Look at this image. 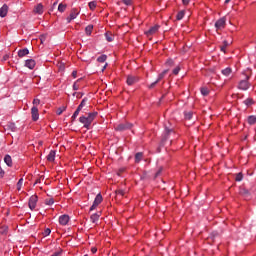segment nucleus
<instances>
[{
	"label": "nucleus",
	"mask_w": 256,
	"mask_h": 256,
	"mask_svg": "<svg viewBox=\"0 0 256 256\" xmlns=\"http://www.w3.org/2000/svg\"><path fill=\"white\" fill-rule=\"evenodd\" d=\"M240 193H241L242 195H244V196L250 195L249 191L246 190V189H242Z\"/></svg>",
	"instance_id": "a19ab883"
},
{
	"label": "nucleus",
	"mask_w": 256,
	"mask_h": 256,
	"mask_svg": "<svg viewBox=\"0 0 256 256\" xmlns=\"http://www.w3.org/2000/svg\"><path fill=\"white\" fill-rule=\"evenodd\" d=\"M53 203H55V200L53 198H50L49 200L45 201L46 205H53Z\"/></svg>",
	"instance_id": "ea45409f"
},
{
	"label": "nucleus",
	"mask_w": 256,
	"mask_h": 256,
	"mask_svg": "<svg viewBox=\"0 0 256 256\" xmlns=\"http://www.w3.org/2000/svg\"><path fill=\"white\" fill-rule=\"evenodd\" d=\"M81 109H83L80 105L77 107L76 111H78L79 113H81Z\"/></svg>",
	"instance_id": "680f3d73"
},
{
	"label": "nucleus",
	"mask_w": 256,
	"mask_h": 256,
	"mask_svg": "<svg viewBox=\"0 0 256 256\" xmlns=\"http://www.w3.org/2000/svg\"><path fill=\"white\" fill-rule=\"evenodd\" d=\"M157 152H158V153H161V146H158Z\"/></svg>",
	"instance_id": "338daca9"
},
{
	"label": "nucleus",
	"mask_w": 256,
	"mask_h": 256,
	"mask_svg": "<svg viewBox=\"0 0 256 256\" xmlns=\"http://www.w3.org/2000/svg\"><path fill=\"white\" fill-rule=\"evenodd\" d=\"M46 39H47V34H42V35L40 36V41H41V43H43Z\"/></svg>",
	"instance_id": "c03bdc74"
},
{
	"label": "nucleus",
	"mask_w": 256,
	"mask_h": 256,
	"mask_svg": "<svg viewBox=\"0 0 256 256\" xmlns=\"http://www.w3.org/2000/svg\"><path fill=\"white\" fill-rule=\"evenodd\" d=\"M139 81V77L133 76V75H128L126 83L127 85H135Z\"/></svg>",
	"instance_id": "6e6552de"
},
{
	"label": "nucleus",
	"mask_w": 256,
	"mask_h": 256,
	"mask_svg": "<svg viewBox=\"0 0 256 256\" xmlns=\"http://www.w3.org/2000/svg\"><path fill=\"white\" fill-rule=\"evenodd\" d=\"M99 115L98 112H90L88 116H80L79 121L80 123L84 124V129H91V124L95 121V117Z\"/></svg>",
	"instance_id": "f257e3e1"
},
{
	"label": "nucleus",
	"mask_w": 256,
	"mask_h": 256,
	"mask_svg": "<svg viewBox=\"0 0 256 256\" xmlns=\"http://www.w3.org/2000/svg\"><path fill=\"white\" fill-rule=\"evenodd\" d=\"M159 81H161V74H158L157 80L149 85V89H153L155 87V85H157V83H159Z\"/></svg>",
	"instance_id": "a878e982"
},
{
	"label": "nucleus",
	"mask_w": 256,
	"mask_h": 256,
	"mask_svg": "<svg viewBox=\"0 0 256 256\" xmlns=\"http://www.w3.org/2000/svg\"><path fill=\"white\" fill-rule=\"evenodd\" d=\"M182 2H183V5L187 6V5H189L190 0H183Z\"/></svg>",
	"instance_id": "4d7b16f0"
},
{
	"label": "nucleus",
	"mask_w": 256,
	"mask_h": 256,
	"mask_svg": "<svg viewBox=\"0 0 256 256\" xmlns=\"http://www.w3.org/2000/svg\"><path fill=\"white\" fill-rule=\"evenodd\" d=\"M91 253H93V254L97 253V248L96 247H92Z\"/></svg>",
	"instance_id": "13d9d810"
},
{
	"label": "nucleus",
	"mask_w": 256,
	"mask_h": 256,
	"mask_svg": "<svg viewBox=\"0 0 256 256\" xmlns=\"http://www.w3.org/2000/svg\"><path fill=\"white\" fill-rule=\"evenodd\" d=\"M59 223L60 225H67L69 223V215L64 214L59 217Z\"/></svg>",
	"instance_id": "9b49d317"
},
{
	"label": "nucleus",
	"mask_w": 256,
	"mask_h": 256,
	"mask_svg": "<svg viewBox=\"0 0 256 256\" xmlns=\"http://www.w3.org/2000/svg\"><path fill=\"white\" fill-rule=\"evenodd\" d=\"M105 38L108 43H111L113 41V34H110L109 32L105 33Z\"/></svg>",
	"instance_id": "cd10ccee"
},
{
	"label": "nucleus",
	"mask_w": 256,
	"mask_h": 256,
	"mask_svg": "<svg viewBox=\"0 0 256 256\" xmlns=\"http://www.w3.org/2000/svg\"><path fill=\"white\" fill-rule=\"evenodd\" d=\"M43 235H44V237H47V236L51 235V230H50L49 228H46V229L44 230Z\"/></svg>",
	"instance_id": "58836bf2"
},
{
	"label": "nucleus",
	"mask_w": 256,
	"mask_h": 256,
	"mask_svg": "<svg viewBox=\"0 0 256 256\" xmlns=\"http://www.w3.org/2000/svg\"><path fill=\"white\" fill-rule=\"evenodd\" d=\"M9 59V54H5L2 58V61H7Z\"/></svg>",
	"instance_id": "864d4df0"
},
{
	"label": "nucleus",
	"mask_w": 256,
	"mask_h": 256,
	"mask_svg": "<svg viewBox=\"0 0 256 256\" xmlns=\"http://www.w3.org/2000/svg\"><path fill=\"white\" fill-rule=\"evenodd\" d=\"M192 117H193V113H192V112H187V113H185V118H186L187 120H191Z\"/></svg>",
	"instance_id": "e433bc0d"
},
{
	"label": "nucleus",
	"mask_w": 256,
	"mask_h": 256,
	"mask_svg": "<svg viewBox=\"0 0 256 256\" xmlns=\"http://www.w3.org/2000/svg\"><path fill=\"white\" fill-rule=\"evenodd\" d=\"M34 13H37L38 15H43V4L39 3L34 8Z\"/></svg>",
	"instance_id": "f3484780"
},
{
	"label": "nucleus",
	"mask_w": 256,
	"mask_h": 256,
	"mask_svg": "<svg viewBox=\"0 0 256 256\" xmlns=\"http://www.w3.org/2000/svg\"><path fill=\"white\" fill-rule=\"evenodd\" d=\"M242 179H243V175H242L241 173H238V174L236 175L235 180H236L237 182H240V181H242Z\"/></svg>",
	"instance_id": "4c0bfd02"
},
{
	"label": "nucleus",
	"mask_w": 256,
	"mask_h": 256,
	"mask_svg": "<svg viewBox=\"0 0 256 256\" xmlns=\"http://www.w3.org/2000/svg\"><path fill=\"white\" fill-rule=\"evenodd\" d=\"M40 104H41V100H39V99L33 100V105H40Z\"/></svg>",
	"instance_id": "09e8293b"
},
{
	"label": "nucleus",
	"mask_w": 256,
	"mask_h": 256,
	"mask_svg": "<svg viewBox=\"0 0 256 256\" xmlns=\"http://www.w3.org/2000/svg\"><path fill=\"white\" fill-rule=\"evenodd\" d=\"M73 116H74V118L78 117L79 116V111L75 110V112L73 113Z\"/></svg>",
	"instance_id": "bf43d9fd"
},
{
	"label": "nucleus",
	"mask_w": 256,
	"mask_h": 256,
	"mask_svg": "<svg viewBox=\"0 0 256 256\" xmlns=\"http://www.w3.org/2000/svg\"><path fill=\"white\" fill-rule=\"evenodd\" d=\"M72 77H73L74 79L77 78V70H74V71L72 72Z\"/></svg>",
	"instance_id": "5fc2aeb1"
},
{
	"label": "nucleus",
	"mask_w": 256,
	"mask_h": 256,
	"mask_svg": "<svg viewBox=\"0 0 256 256\" xmlns=\"http://www.w3.org/2000/svg\"><path fill=\"white\" fill-rule=\"evenodd\" d=\"M221 73H222L223 76L229 77L230 74L233 73V69H231L230 67H227L225 69H222Z\"/></svg>",
	"instance_id": "a211bd4d"
},
{
	"label": "nucleus",
	"mask_w": 256,
	"mask_h": 256,
	"mask_svg": "<svg viewBox=\"0 0 256 256\" xmlns=\"http://www.w3.org/2000/svg\"><path fill=\"white\" fill-rule=\"evenodd\" d=\"M116 195H119L120 197H123V195H125V191L124 190H118V191H116Z\"/></svg>",
	"instance_id": "79ce46f5"
},
{
	"label": "nucleus",
	"mask_w": 256,
	"mask_h": 256,
	"mask_svg": "<svg viewBox=\"0 0 256 256\" xmlns=\"http://www.w3.org/2000/svg\"><path fill=\"white\" fill-rule=\"evenodd\" d=\"M99 217H101V215L94 213L90 216V219L93 223H97V221H99Z\"/></svg>",
	"instance_id": "412c9836"
},
{
	"label": "nucleus",
	"mask_w": 256,
	"mask_h": 256,
	"mask_svg": "<svg viewBox=\"0 0 256 256\" xmlns=\"http://www.w3.org/2000/svg\"><path fill=\"white\" fill-rule=\"evenodd\" d=\"M17 190L20 191L21 187H23V178H20L16 184Z\"/></svg>",
	"instance_id": "72a5a7b5"
},
{
	"label": "nucleus",
	"mask_w": 256,
	"mask_h": 256,
	"mask_svg": "<svg viewBox=\"0 0 256 256\" xmlns=\"http://www.w3.org/2000/svg\"><path fill=\"white\" fill-rule=\"evenodd\" d=\"M88 6H89V9H91V11H95L97 7V2L96 1L89 2Z\"/></svg>",
	"instance_id": "bb28decb"
},
{
	"label": "nucleus",
	"mask_w": 256,
	"mask_h": 256,
	"mask_svg": "<svg viewBox=\"0 0 256 256\" xmlns=\"http://www.w3.org/2000/svg\"><path fill=\"white\" fill-rule=\"evenodd\" d=\"M63 111H67V106H61L57 109L56 114L57 115H62Z\"/></svg>",
	"instance_id": "393cba45"
},
{
	"label": "nucleus",
	"mask_w": 256,
	"mask_h": 256,
	"mask_svg": "<svg viewBox=\"0 0 256 256\" xmlns=\"http://www.w3.org/2000/svg\"><path fill=\"white\" fill-rule=\"evenodd\" d=\"M244 104L246 106H251L254 104V101H253V98H247L245 101H244Z\"/></svg>",
	"instance_id": "2f4dec72"
},
{
	"label": "nucleus",
	"mask_w": 256,
	"mask_h": 256,
	"mask_svg": "<svg viewBox=\"0 0 256 256\" xmlns=\"http://www.w3.org/2000/svg\"><path fill=\"white\" fill-rule=\"evenodd\" d=\"M165 67H166V68H171V67H173V60H172V59H168V60L165 62Z\"/></svg>",
	"instance_id": "473e14b6"
},
{
	"label": "nucleus",
	"mask_w": 256,
	"mask_h": 256,
	"mask_svg": "<svg viewBox=\"0 0 256 256\" xmlns=\"http://www.w3.org/2000/svg\"><path fill=\"white\" fill-rule=\"evenodd\" d=\"M249 76H246L245 80H241L238 84V88L243 91H247L250 87V84L248 82Z\"/></svg>",
	"instance_id": "39448f33"
},
{
	"label": "nucleus",
	"mask_w": 256,
	"mask_h": 256,
	"mask_svg": "<svg viewBox=\"0 0 256 256\" xmlns=\"http://www.w3.org/2000/svg\"><path fill=\"white\" fill-rule=\"evenodd\" d=\"M32 121H39V108L33 106L31 108Z\"/></svg>",
	"instance_id": "0eeeda50"
},
{
	"label": "nucleus",
	"mask_w": 256,
	"mask_h": 256,
	"mask_svg": "<svg viewBox=\"0 0 256 256\" xmlns=\"http://www.w3.org/2000/svg\"><path fill=\"white\" fill-rule=\"evenodd\" d=\"M5 177V170L0 167V179H3Z\"/></svg>",
	"instance_id": "37998d69"
},
{
	"label": "nucleus",
	"mask_w": 256,
	"mask_h": 256,
	"mask_svg": "<svg viewBox=\"0 0 256 256\" xmlns=\"http://www.w3.org/2000/svg\"><path fill=\"white\" fill-rule=\"evenodd\" d=\"M73 90H74V91H79V85H77V82H75V83L73 84Z\"/></svg>",
	"instance_id": "8fccbe9b"
},
{
	"label": "nucleus",
	"mask_w": 256,
	"mask_h": 256,
	"mask_svg": "<svg viewBox=\"0 0 256 256\" xmlns=\"http://www.w3.org/2000/svg\"><path fill=\"white\" fill-rule=\"evenodd\" d=\"M226 48H227L226 46H222L221 51L226 52Z\"/></svg>",
	"instance_id": "0e129e2a"
},
{
	"label": "nucleus",
	"mask_w": 256,
	"mask_h": 256,
	"mask_svg": "<svg viewBox=\"0 0 256 256\" xmlns=\"http://www.w3.org/2000/svg\"><path fill=\"white\" fill-rule=\"evenodd\" d=\"M133 127L132 123L126 122V123H120L115 127V131H127Z\"/></svg>",
	"instance_id": "7ed1b4c3"
},
{
	"label": "nucleus",
	"mask_w": 256,
	"mask_h": 256,
	"mask_svg": "<svg viewBox=\"0 0 256 256\" xmlns=\"http://www.w3.org/2000/svg\"><path fill=\"white\" fill-rule=\"evenodd\" d=\"M7 128L10 129V131H17V126H15V123L13 122H10L8 125H7Z\"/></svg>",
	"instance_id": "b1692460"
},
{
	"label": "nucleus",
	"mask_w": 256,
	"mask_h": 256,
	"mask_svg": "<svg viewBox=\"0 0 256 256\" xmlns=\"http://www.w3.org/2000/svg\"><path fill=\"white\" fill-rule=\"evenodd\" d=\"M9 12V6H7V4H4L1 8H0V17H7V13Z\"/></svg>",
	"instance_id": "9d476101"
},
{
	"label": "nucleus",
	"mask_w": 256,
	"mask_h": 256,
	"mask_svg": "<svg viewBox=\"0 0 256 256\" xmlns=\"http://www.w3.org/2000/svg\"><path fill=\"white\" fill-rule=\"evenodd\" d=\"M55 155H56V151L55 150H51L50 153L47 155V161H49L50 163H53V161H55Z\"/></svg>",
	"instance_id": "2eb2a0df"
},
{
	"label": "nucleus",
	"mask_w": 256,
	"mask_h": 256,
	"mask_svg": "<svg viewBox=\"0 0 256 256\" xmlns=\"http://www.w3.org/2000/svg\"><path fill=\"white\" fill-rule=\"evenodd\" d=\"M77 119V117H74L73 115H72V123H73V121H75Z\"/></svg>",
	"instance_id": "774afa93"
},
{
	"label": "nucleus",
	"mask_w": 256,
	"mask_h": 256,
	"mask_svg": "<svg viewBox=\"0 0 256 256\" xmlns=\"http://www.w3.org/2000/svg\"><path fill=\"white\" fill-rule=\"evenodd\" d=\"M4 162L8 167H13V159L11 158V155L6 154L4 157Z\"/></svg>",
	"instance_id": "ddd939ff"
},
{
	"label": "nucleus",
	"mask_w": 256,
	"mask_h": 256,
	"mask_svg": "<svg viewBox=\"0 0 256 256\" xmlns=\"http://www.w3.org/2000/svg\"><path fill=\"white\" fill-rule=\"evenodd\" d=\"M61 253H63V250H60V251H57V252H54L51 256H60Z\"/></svg>",
	"instance_id": "de8ad7c7"
},
{
	"label": "nucleus",
	"mask_w": 256,
	"mask_h": 256,
	"mask_svg": "<svg viewBox=\"0 0 256 256\" xmlns=\"http://www.w3.org/2000/svg\"><path fill=\"white\" fill-rule=\"evenodd\" d=\"M60 69H62V70L65 69V64H61Z\"/></svg>",
	"instance_id": "69168bd1"
},
{
	"label": "nucleus",
	"mask_w": 256,
	"mask_h": 256,
	"mask_svg": "<svg viewBox=\"0 0 256 256\" xmlns=\"http://www.w3.org/2000/svg\"><path fill=\"white\" fill-rule=\"evenodd\" d=\"M35 65H36V62L34 59H27L25 61V67H27L28 69H35Z\"/></svg>",
	"instance_id": "f8f14e48"
},
{
	"label": "nucleus",
	"mask_w": 256,
	"mask_h": 256,
	"mask_svg": "<svg viewBox=\"0 0 256 256\" xmlns=\"http://www.w3.org/2000/svg\"><path fill=\"white\" fill-rule=\"evenodd\" d=\"M142 159H143V152H137L135 154V163H141Z\"/></svg>",
	"instance_id": "6ab92c4d"
},
{
	"label": "nucleus",
	"mask_w": 256,
	"mask_h": 256,
	"mask_svg": "<svg viewBox=\"0 0 256 256\" xmlns=\"http://www.w3.org/2000/svg\"><path fill=\"white\" fill-rule=\"evenodd\" d=\"M26 55H29V49L28 48L20 49L18 51V57L23 58V57H26Z\"/></svg>",
	"instance_id": "dca6fc26"
},
{
	"label": "nucleus",
	"mask_w": 256,
	"mask_h": 256,
	"mask_svg": "<svg viewBox=\"0 0 256 256\" xmlns=\"http://www.w3.org/2000/svg\"><path fill=\"white\" fill-rule=\"evenodd\" d=\"M159 175H161V168H159L158 171L156 172L155 179H156V177H159Z\"/></svg>",
	"instance_id": "6e6d98bb"
},
{
	"label": "nucleus",
	"mask_w": 256,
	"mask_h": 256,
	"mask_svg": "<svg viewBox=\"0 0 256 256\" xmlns=\"http://www.w3.org/2000/svg\"><path fill=\"white\" fill-rule=\"evenodd\" d=\"M248 123L254 125L256 123V116L252 115L248 117Z\"/></svg>",
	"instance_id": "c85d7f7f"
},
{
	"label": "nucleus",
	"mask_w": 256,
	"mask_h": 256,
	"mask_svg": "<svg viewBox=\"0 0 256 256\" xmlns=\"http://www.w3.org/2000/svg\"><path fill=\"white\" fill-rule=\"evenodd\" d=\"M66 9H67V4L60 3V4L58 5V11H59L60 13H64Z\"/></svg>",
	"instance_id": "5701e85b"
},
{
	"label": "nucleus",
	"mask_w": 256,
	"mask_h": 256,
	"mask_svg": "<svg viewBox=\"0 0 256 256\" xmlns=\"http://www.w3.org/2000/svg\"><path fill=\"white\" fill-rule=\"evenodd\" d=\"M160 27L161 26H159V24H156L155 26L150 27L149 30L145 32L146 37H151V35H155V33L159 31Z\"/></svg>",
	"instance_id": "423d86ee"
},
{
	"label": "nucleus",
	"mask_w": 256,
	"mask_h": 256,
	"mask_svg": "<svg viewBox=\"0 0 256 256\" xmlns=\"http://www.w3.org/2000/svg\"><path fill=\"white\" fill-rule=\"evenodd\" d=\"M77 15H79V12H77V8H73L69 17H67V23H71L73 19H77Z\"/></svg>",
	"instance_id": "1a4fd4ad"
},
{
	"label": "nucleus",
	"mask_w": 256,
	"mask_h": 256,
	"mask_svg": "<svg viewBox=\"0 0 256 256\" xmlns=\"http://www.w3.org/2000/svg\"><path fill=\"white\" fill-rule=\"evenodd\" d=\"M97 204H94V202H93V204H92V206L90 207V211H95V209H97Z\"/></svg>",
	"instance_id": "603ef678"
},
{
	"label": "nucleus",
	"mask_w": 256,
	"mask_h": 256,
	"mask_svg": "<svg viewBox=\"0 0 256 256\" xmlns=\"http://www.w3.org/2000/svg\"><path fill=\"white\" fill-rule=\"evenodd\" d=\"M41 179H45V176H40L34 183V185H37V183H41Z\"/></svg>",
	"instance_id": "49530a36"
},
{
	"label": "nucleus",
	"mask_w": 256,
	"mask_h": 256,
	"mask_svg": "<svg viewBox=\"0 0 256 256\" xmlns=\"http://www.w3.org/2000/svg\"><path fill=\"white\" fill-rule=\"evenodd\" d=\"M223 44H224L223 46L226 47V48L229 46V42L228 41H224Z\"/></svg>",
	"instance_id": "052dcab7"
},
{
	"label": "nucleus",
	"mask_w": 256,
	"mask_h": 256,
	"mask_svg": "<svg viewBox=\"0 0 256 256\" xmlns=\"http://www.w3.org/2000/svg\"><path fill=\"white\" fill-rule=\"evenodd\" d=\"M122 3H124V5H131V0H122Z\"/></svg>",
	"instance_id": "3c124183"
},
{
	"label": "nucleus",
	"mask_w": 256,
	"mask_h": 256,
	"mask_svg": "<svg viewBox=\"0 0 256 256\" xmlns=\"http://www.w3.org/2000/svg\"><path fill=\"white\" fill-rule=\"evenodd\" d=\"M94 204H96L98 207L99 205H101V203H103V196L101 195V193H98L93 201Z\"/></svg>",
	"instance_id": "4468645a"
},
{
	"label": "nucleus",
	"mask_w": 256,
	"mask_h": 256,
	"mask_svg": "<svg viewBox=\"0 0 256 256\" xmlns=\"http://www.w3.org/2000/svg\"><path fill=\"white\" fill-rule=\"evenodd\" d=\"M107 63L103 66V68H102V73H103V71H105V69H107Z\"/></svg>",
	"instance_id": "e2e57ef3"
},
{
	"label": "nucleus",
	"mask_w": 256,
	"mask_h": 256,
	"mask_svg": "<svg viewBox=\"0 0 256 256\" xmlns=\"http://www.w3.org/2000/svg\"><path fill=\"white\" fill-rule=\"evenodd\" d=\"M227 18L221 17L219 20H217L214 24L216 31L223 30L226 28Z\"/></svg>",
	"instance_id": "f03ea898"
},
{
	"label": "nucleus",
	"mask_w": 256,
	"mask_h": 256,
	"mask_svg": "<svg viewBox=\"0 0 256 256\" xmlns=\"http://www.w3.org/2000/svg\"><path fill=\"white\" fill-rule=\"evenodd\" d=\"M39 201V197L37 195H32L29 198L28 207L31 209V211L35 210V207H37V202Z\"/></svg>",
	"instance_id": "20e7f679"
},
{
	"label": "nucleus",
	"mask_w": 256,
	"mask_h": 256,
	"mask_svg": "<svg viewBox=\"0 0 256 256\" xmlns=\"http://www.w3.org/2000/svg\"><path fill=\"white\" fill-rule=\"evenodd\" d=\"M87 101H89V99L87 98V97H85L82 101H81V103L79 104V106L80 107H85V105L87 104Z\"/></svg>",
	"instance_id": "c9c22d12"
},
{
	"label": "nucleus",
	"mask_w": 256,
	"mask_h": 256,
	"mask_svg": "<svg viewBox=\"0 0 256 256\" xmlns=\"http://www.w3.org/2000/svg\"><path fill=\"white\" fill-rule=\"evenodd\" d=\"M200 92H201V95H203V96H208L209 93H210V90H209L208 87H201V88H200Z\"/></svg>",
	"instance_id": "aec40b11"
},
{
	"label": "nucleus",
	"mask_w": 256,
	"mask_h": 256,
	"mask_svg": "<svg viewBox=\"0 0 256 256\" xmlns=\"http://www.w3.org/2000/svg\"><path fill=\"white\" fill-rule=\"evenodd\" d=\"M98 63H105L107 61V55L106 54H102L101 56H99L97 58Z\"/></svg>",
	"instance_id": "4be33fe9"
},
{
	"label": "nucleus",
	"mask_w": 256,
	"mask_h": 256,
	"mask_svg": "<svg viewBox=\"0 0 256 256\" xmlns=\"http://www.w3.org/2000/svg\"><path fill=\"white\" fill-rule=\"evenodd\" d=\"M179 72H180V67L177 66V67L173 70V74H174V75H178Z\"/></svg>",
	"instance_id": "a18cd8bd"
},
{
	"label": "nucleus",
	"mask_w": 256,
	"mask_h": 256,
	"mask_svg": "<svg viewBox=\"0 0 256 256\" xmlns=\"http://www.w3.org/2000/svg\"><path fill=\"white\" fill-rule=\"evenodd\" d=\"M92 32H93V25H88V26L85 28V33H86V35H91Z\"/></svg>",
	"instance_id": "c756f323"
},
{
	"label": "nucleus",
	"mask_w": 256,
	"mask_h": 256,
	"mask_svg": "<svg viewBox=\"0 0 256 256\" xmlns=\"http://www.w3.org/2000/svg\"><path fill=\"white\" fill-rule=\"evenodd\" d=\"M169 133H172V129H169L168 127H165V140L168 139Z\"/></svg>",
	"instance_id": "f704fd0d"
},
{
	"label": "nucleus",
	"mask_w": 256,
	"mask_h": 256,
	"mask_svg": "<svg viewBox=\"0 0 256 256\" xmlns=\"http://www.w3.org/2000/svg\"><path fill=\"white\" fill-rule=\"evenodd\" d=\"M185 10H181L177 13V20L180 21L184 18Z\"/></svg>",
	"instance_id": "7c9ffc66"
}]
</instances>
